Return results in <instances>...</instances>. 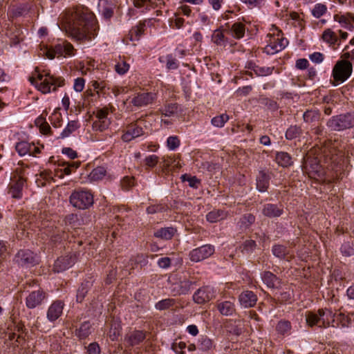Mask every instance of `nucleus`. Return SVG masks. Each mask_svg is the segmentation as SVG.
<instances>
[{"mask_svg":"<svg viewBox=\"0 0 354 354\" xmlns=\"http://www.w3.org/2000/svg\"><path fill=\"white\" fill-rule=\"evenodd\" d=\"M75 19L77 20L73 26L66 30L76 40L91 41L97 32V26L95 16L87 9L79 10L75 12Z\"/></svg>","mask_w":354,"mask_h":354,"instance_id":"nucleus-1","label":"nucleus"},{"mask_svg":"<svg viewBox=\"0 0 354 354\" xmlns=\"http://www.w3.org/2000/svg\"><path fill=\"white\" fill-rule=\"evenodd\" d=\"M30 81L38 91L44 94L56 91L57 87L62 86L64 84L63 80L55 77L45 70L36 71Z\"/></svg>","mask_w":354,"mask_h":354,"instance_id":"nucleus-2","label":"nucleus"},{"mask_svg":"<svg viewBox=\"0 0 354 354\" xmlns=\"http://www.w3.org/2000/svg\"><path fill=\"white\" fill-rule=\"evenodd\" d=\"M306 323L310 326L318 325L322 323L324 327L332 326L335 327L336 313L330 309H322L317 313L308 312L306 315Z\"/></svg>","mask_w":354,"mask_h":354,"instance_id":"nucleus-3","label":"nucleus"},{"mask_svg":"<svg viewBox=\"0 0 354 354\" xmlns=\"http://www.w3.org/2000/svg\"><path fill=\"white\" fill-rule=\"evenodd\" d=\"M353 66L346 60H339L334 66L332 71V76L336 82V84L346 82L351 75Z\"/></svg>","mask_w":354,"mask_h":354,"instance_id":"nucleus-4","label":"nucleus"},{"mask_svg":"<svg viewBox=\"0 0 354 354\" xmlns=\"http://www.w3.org/2000/svg\"><path fill=\"white\" fill-rule=\"evenodd\" d=\"M44 53L49 59H53L55 57H71L75 55L73 46L67 41H62L57 44L55 47L46 48Z\"/></svg>","mask_w":354,"mask_h":354,"instance_id":"nucleus-5","label":"nucleus"},{"mask_svg":"<svg viewBox=\"0 0 354 354\" xmlns=\"http://www.w3.org/2000/svg\"><path fill=\"white\" fill-rule=\"evenodd\" d=\"M268 39L264 51L268 55H274L283 50L288 44L287 39L282 37L279 32L275 35H268Z\"/></svg>","mask_w":354,"mask_h":354,"instance_id":"nucleus-6","label":"nucleus"},{"mask_svg":"<svg viewBox=\"0 0 354 354\" xmlns=\"http://www.w3.org/2000/svg\"><path fill=\"white\" fill-rule=\"evenodd\" d=\"M328 127L334 131H342L354 127V113L339 115L332 118L327 123Z\"/></svg>","mask_w":354,"mask_h":354,"instance_id":"nucleus-7","label":"nucleus"},{"mask_svg":"<svg viewBox=\"0 0 354 354\" xmlns=\"http://www.w3.org/2000/svg\"><path fill=\"white\" fill-rule=\"evenodd\" d=\"M70 202L73 206L79 209H86L93 203L92 194L86 191H80L73 193L70 197Z\"/></svg>","mask_w":354,"mask_h":354,"instance_id":"nucleus-8","label":"nucleus"},{"mask_svg":"<svg viewBox=\"0 0 354 354\" xmlns=\"http://www.w3.org/2000/svg\"><path fill=\"white\" fill-rule=\"evenodd\" d=\"M214 251L213 245L205 244L191 250L189 253V259L192 262H200L211 257Z\"/></svg>","mask_w":354,"mask_h":354,"instance_id":"nucleus-9","label":"nucleus"},{"mask_svg":"<svg viewBox=\"0 0 354 354\" xmlns=\"http://www.w3.org/2000/svg\"><path fill=\"white\" fill-rule=\"evenodd\" d=\"M304 167L310 178H321L324 173L318 160L315 159L309 160L308 157L304 159Z\"/></svg>","mask_w":354,"mask_h":354,"instance_id":"nucleus-10","label":"nucleus"},{"mask_svg":"<svg viewBox=\"0 0 354 354\" xmlns=\"http://www.w3.org/2000/svg\"><path fill=\"white\" fill-rule=\"evenodd\" d=\"M15 261L21 266H33L37 263L36 256L28 250H20L15 257Z\"/></svg>","mask_w":354,"mask_h":354,"instance_id":"nucleus-11","label":"nucleus"},{"mask_svg":"<svg viewBox=\"0 0 354 354\" xmlns=\"http://www.w3.org/2000/svg\"><path fill=\"white\" fill-rule=\"evenodd\" d=\"M77 260L76 254H70L61 257L57 259L54 264V270L57 272H63L72 267Z\"/></svg>","mask_w":354,"mask_h":354,"instance_id":"nucleus-12","label":"nucleus"},{"mask_svg":"<svg viewBox=\"0 0 354 354\" xmlns=\"http://www.w3.org/2000/svg\"><path fill=\"white\" fill-rule=\"evenodd\" d=\"M214 297V292L212 287L205 286L198 289L193 295L194 301L199 304L209 301Z\"/></svg>","mask_w":354,"mask_h":354,"instance_id":"nucleus-13","label":"nucleus"},{"mask_svg":"<svg viewBox=\"0 0 354 354\" xmlns=\"http://www.w3.org/2000/svg\"><path fill=\"white\" fill-rule=\"evenodd\" d=\"M156 98V95L153 93H143L135 96L131 103L136 106L141 107L152 103Z\"/></svg>","mask_w":354,"mask_h":354,"instance_id":"nucleus-14","label":"nucleus"},{"mask_svg":"<svg viewBox=\"0 0 354 354\" xmlns=\"http://www.w3.org/2000/svg\"><path fill=\"white\" fill-rule=\"evenodd\" d=\"M64 306V303L61 301H54L47 310L48 320L51 322L57 320L62 314Z\"/></svg>","mask_w":354,"mask_h":354,"instance_id":"nucleus-15","label":"nucleus"},{"mask_svg":"<svg viewBox=\"0 0 354 354\" xmlns=\"http://www.w3.org/2000/svg\"><path fill=\"white\" fill-rule=\"evenodd\" d=\"M191 285V281L184 279L173 283L170 290L174 295H185L189 292Z\"/></svg>","mask_w":354,"mask_h":354,"instance_id":"nucleus-16","label":"nucleus"},{"mask_svg":"<svg viewBox=\"0 0 354 354\" xmlns=\"http://www.w3.org/2000/svg\"><path fill=\"white\" fill-rule=\"evenodd\" d=\"M334 21L338 22L341 26L344 28L347 29L349 31L354 30V16L351 13H346L344 15H335L333 16Z\"/></svg>","mask_w":354,"mask_h":354,"instance_id":"nucleus-17","label":"nucleus"},{"mask_svg":"<svg viewBox=\"0 0 354 354\" xmlns=\"http://www.w3.org/2000/svg\"><path fill=\"white\" fill-rule=\"evenodd\" d=\"M45 299V293L42 290L33 291L26 297V306L28 308H35L40 305Z\"/></svg>","mask_w":354,"mask_h":354,"instance_id":"nucleus-18","label":"nucleus"},{"mask_svg":"<svg viewBox=\"0 0 354 354\" xmlns=\"http://www.w3.org/2000/svg\"><path fill=\"white\" fill-rule=\"evenodd\" d=\"M257 297L256 295L250 290L243 292L239 296L240 304L243 308H250L256 304Z\"/></svg>","mask_w":354,"mask_h":354,"instance_id":"nucleus-19","label":"nucleus"},{"mask_svg":"<svg viewBox=\"0 0 354 354\" xmlns=\"http://www.w3.org/2000/svg\"><path fill=\"white\" fill-rule=\"evenodd\" d=\"M144 134L142 127L133 124L130 126L127 131L122 135V139L124 142H128Z\"/></svg>","mask_w":354,"mask_h":354,"instance_id":"nucleus-20","label":"nucleus"},{"mask_svg":"<svg viewBox=\"0 0 354 354\" xmlns=\"http://www.w3.org/2000/svg\"><path fill=\"white\" fill-rule=\"evenodd\" d=\"M354 322V313L349 315H345L342 313L336 314V322L335 327H350L353 326Z\"/></svg>","mask_w":354,"mask_h":354,"instance_id":"nucleus-21","label":"nucleus"},{"mask_svg":"<svg viewBox=\"0 0 354 354\" xmlns=\"http://www.w3.org/2000/svg\"><path fill=\"white\" fill-rule=\"evenodd\" d=\"M99 12L105 18H110L113 15V4L111 0H100L98 2Z\"/></svg>","mask_w":354,"mask_h":354,"instance_id":"nucleus-22","label":"nucleus"},{"mask_svg":"<svg viewBox=\"0 0 354 354\" xmlns=\"http://www.w3.org/2000/svg\"><path fill=\"white\" fill-rule=\"evenodd\" d=\"M25 180L22 178H19V179L10 186L9 194L12 198L19 199L22 197V189Z\"/></svg>","mask_w":354,"mask_h":354,"instance_id":"nucleus-23","label":"nucleus"},{"mask_svg":"<svg viewBox=\"0 0 354 354\" xmlns=\"http://www.w3.org/2000/svg\"><path fill=\"white\" fill-rule=\"evenodd\" d=\"M261 279L269 288H277L279 284V279L269 271L264 272L261 274Z\"/></svg>","mask_w":354,"mask_h":354,"instance_id":"nucleus-24","label":"nucleus"},{"mask_svg":"<svg viewBox=\"0 0 354 354\" xmlns=\"http://www.w3.org/2000/svg\"><path fill=\"white\" fill-rule=\"evenodd\" d=\"M217 309L224 316H230L235 312V306L230 301H221L217 304Z\"/></svg>","mask_w":354,"mask_h":354,"instance_id":"nucleus-25","label":"nucleus"},{"mask_svg":"<svg viewBox=\"0 0 354 354\" xmlns=\"http://www.w3.org/2000/svg\"><path fill=\"white\" fill-rule=\"evenodd\" d=\"M322 38L329 46H335L339 40L336 33L331 28L325 29L322 33Z\"/></svg>","mask_w":354,"mask_h":354,"instance_id":"nucleus-26","label":"nucleus"},{"mask_svg":"<svg viewBox=\"0 0 354 354\" xmlns=\"http://www.w3.org/2000/svg\"><path fill=\"white\" fill-rule=\"evenodd\" d=\"M80 127V124L78 120L69 121L66 127L63 129L60 134L62 138L69 137L73 133H74Z\"/></svg>","mask_w":354,"mask_h":354,"instance_id":"nucleus-27","label":"nucleus"},{"mask_svg":"<svg viewBox=\"0 0 354 354\" xmlns=\"http://www.w3.org/2000/svg\"><path fill=\"white\" fill-rule=\"evenodd\" d=\"M106 169L102 167H97L93 169L88 176V179L90 182H97L102 180L106 176Z\"/></svg>","mask_w":354,"mask_h":354,"instance_id":"nucleus-28","label":"nucleus"},{"mask_svg":"<svg viewBox=\"0 0 354 354\" xmlns=\"http://www.w3.org/2000/svg\"><path fill=\"white\" fill-rule=\"evenodd\" d=\"M263 214L269 217L279 216L282 214V209L273 204H266L263 209Z\"/></svg>","mask_w":354,"mask_h":354,"instance_id":"nucleus-29","label":"nucleus"},{"mask_svg":"<svg viewBox=\"0 0 354 354\" xmlns=\"http://www.w3.org/2000/svg\"><path fill=\"white\" fill-rule=\"evenodd\" d=\"M269 180L268 176L266 173L261 171L259 172L257 178V188L261 192H264L268 187Z\"/></svg>","mask_w":354,"mask_h":354,"instance_id":"nucleus-30","label":"nucleus"},{"mask_svg":"<svg viewBox=\"0 0 354 354\" xmlns=\"http://www.w3.org/2000/svg\"><path fill=\"white\" fill-rule=\"evenodd\" d=\"M135 7L149 10L158 6L157 0H133Z\"/></svg>","mask_w":354,"mask_h":354,"instance_id":"nucleus-31","label":"nucleus"},{"mask_svg":"<svg viewBox=\"0 0 354 354\" xmlns=\"http://www.w3.org/2000/svg\"><path fill=\"white\" fill-rule=\"evenodd\" d=\"M276 162L283 167H286L292 165V158L286 152H278L276 154Z\"/></svg>","mask_w":354,"mask_h":354,"instance_id":"nucleus-32","label":"nucleus"},{"mask_svg":"<svg viewBox=\"0 0 354 354\" xmlns=\"http://www.w3.org/2000/svg\"><path fill=\"white\" fill-rule=\"evenodd\" d=\"M245 31V26L241 22L234 24L230 29L232 35L236 39H241L243 37Z\"/></svg>","mask_w":354,"mask_h":354,"instance_id":"nucleus-33","label":"nucleus"},{"mask_svg":"<svg viewBox=\"0 0 354 354\" xmlns=\"http://www.w3.org/2000/svg\"><path fill=\"white\" fill-rule=\"evenodd\" d=\"M15 149L20 156L29 154L31 151V144L26 141H21L16 144Z\"/></svg>","mask_w":354,"mask_h":354,"instance_id":"nucleus-34","label":"nucleus"},{"mask_svg":"<svg viewBox=\"0 0 354 354\" xmlns=\"http://www.w3.org/2000/svg\"><path fill=\"white\" fill-rule=\"evenodd\" d=\"M176 230L173 227H164L160 230H158L154 235L156 237H160L161 239L168 240L170 239L175 234Z\"/></svg>","mask_w":354,"mask_h":354,"instance_id":"nucleus-35","label":"nucleus"},{"mask_svg":"<svg viewBox=\"0 0 354 354\" xmlns=\"http://www.w3.org/2000/svg\"><path fill=\"white\" fill-rule=\"evenodd\" d=\"M225 216L226 214L223 211L216 209L209 212L206 215V219L210 223H216L223 219Z\"/></svg>","mask_w":354,"mask_h":354,"instance_id":"nucleus-36","label":"nucleus"},{"mask_svg":"<svg viewBox=\"0 0 354 354\" xmlns=\"http://www.w3.org/2000/svg\"><path fill=\"white\" fill-rule=\"evenodd\" d=\"M327 10V6L324 3H317L312 8L311 14L315 18L319 19L324 15Z\"/></svg>","mask_w":354,"mask_h":354,"instance_id":"nucleus-37","label":"nucleus"},{"mask_svg":"<svg viewBox=\"0 0 354 354\" xmlns=\"http://www.w3.org/2000/svg\"><path fill=\"white\" fill-rule=\"evenodd\" d=\"M144 339L145 334L142 331H135L127 337V340L131 346L138 344Z\"/></svg>","mask_w":354,"mask_h":354,"instance_id":"nucleus-38","label":"nucleus"},{"mask_svg":"<svg viewBox=\"0 0 354 354\" xmlns=\"http://www.w3.org/2000/svg\"><path fill=\"white\" fill-rule=\"evenodd\" d=\"M159 61L161 63L166 62V68L168 70H175L178 66L177 60L171 55H167L166 57H160Z\"/></svg>","mask_w":354,"mask_h":354,"instance_id":"nucleus-39","label":"nucleus"},{"mask_svg":"<svg viewBox=\"0 0 354 354\" xmlns=\"http://www.w3.org/2000/svg\"><path fill=\"white\" fill-rule=\"evenodd\" d=\"M145 30V25L140 24L133 27L129 32V39L131 41H138L142 35Z\"/></svg>","mask_w":354,"mask_h":354,"instance_id":"nucleus-40","label":"nucleus"},{"mask_svg":"<svg viewBox=\"0 0 354 354\" xmlns=\"http://www.w3.org/2000/svg\"><path fill=\"white\" fill-rule=\"evenodd\" d=\"M91 332V324L88 322H84L76 330V335L80 338L84 339L88 336Z\"/></svg>","mask_w":354,"mask_h":354,"instance_id":"nucleus-41","label":"nucleus"},{"mask_svg":"<svg viewBox=\"0 0 354 354\" xmlns=\"http://www.w3.org/2000/svg\"><path fill=\"white\" fill-rule=\"evenodd\" d=\"M91 284V282L86 281L85 283H82L80 287L77 290V301L78 302H82L84 298L85 297L88 290L90 288Z\"/></svg>","mask_w":354,"mask_h":354,"instance_id":"nucleus-42","label":"nucleus"},{"mask_svg":"<svg viewBox=\"0 0 354 354\" xmlns=\"http://www.w3.org/2000/svg\"><path fill=\"white\" fill-rule=\"evenodd\" d=\"M228 120L229 116L227 114L223 113L220 115L214 117L212 119L211 122L213 126L218 128H221L225 125V124L228 121Z\"/></svg>","mask_w":354,"mask_h":354,"instance_id":"nucleus-43","label":"nucleus"},{"mask_svg":"<svg viewBox=\"0 0 354 354\" xmlns=\"http://www.w3.org/2000/svg\"><path fill=\"white\" fill-rule=\"evenodd\" d=\"M130 66L124 60H119L115 65V72L120 75H123L127 73L129 70Z\"/></svg>","mask_w":354,"mask_h":354,"instance_id":"nucleus-44","label":"nucleus"},{"mask_svg":"<svg viewBox=\"0 0 354 354\" xmlns=\"http://www.w3.org/2000/svg\"><path fill=\"white\" fill-rule=\"evenodd\" d=\"M274 69V67L259 66H255L253 68L254 72L258 76H267L271 75Z\"/></svg>","mask_w":354,"mask_h":354,"instance_id":"nucleus-45","label":"nucleus"},{"mask_svg":"<svg viewBox=\"0 0 354 354\" xmlns=\"http://www.w3.org/2000/svg\"><path fill=\"white\" fill-rule=\"evenodd\" d=\"M110 124L109 119L97 120L96 119L93 123V129L95 131H102L106 129Z\"/></svg>","mask_w":354,"mask_h":354,"instance_id":"nucleus-46","label":"nucleus"},{"mask_svg":"<svg viewBox=\"0 0 354 354\" xmlns=\"http://www.w3.org/2000/svg\"><path fill=\"white\" fill-rule=\"evenodd\" d=\"M341 252L345 257L354 255V245L352 242H345L341 247Z\"/></svg>","mask_w":354,"mask_h":354,"instance_id":"nucleus-47","label":"nucleus"},{"mask_svg":"<svg viewBox=\"0 0 354 354\" xmlns=\"http://www.w3.org/2000/svg\"><path fill=\"white\" fill-rule=\"evenodd\" d=\"M174 303L175 301L173 299H165L156 303L155 307L157 310H162L172 306Z\"/></svg>","mask_w":354,"mask_h":354,"instance_id":"nucleus-48","label":"nucleus"},{"mask_svg":"<svg viewBox=\"0 0 354 354\" xmlns=\"http://www.w3.org/2000/svg\"><path fill=\"white\" fill-rule=\"evenodd\" d=\"M180 140L177 136H169L167 139V146L170 151H174L180 146Z\"/></svg>","mask_w":354,"mask_h":354,"instance_id":"nucleus-49","label":"nucleus"},{"mask_svg":"<svg viewBox=\"0 0 354 354\" xmlns=\"http://www.w3.org/2000/svg\"><path fill=\"white\" fill-rule=\"evenodd\" d=\"M300 133V129L297 126L290 127L286 132V138L288 140H292L299 136Z\"/></svg>","mask_w":354,"mask_h":354,"instance_id":"nucleus-50","label":"nucleus"},{"mask_svg":"<svg viewBox=\"0 0 354 354\" xmlns=\"http://www.w3.org/2000/svg\"><path fill=\"white\" fill-rule=\"evenodd\" d=\"M242 3L247 5L250 9L254 8H261L266 3V0H240Z\"/></svg>","mask_w":354,"mask_h":354,"instance_id":"nucleus-51","label":"nucleus"},{"mask_svg":"<svg viewBox=\"0 0 354 354\" xmlns=\"http://www.w3.org/2000/svg\"><path fill=\"white\" fill-rule=\"evenodd\" d=\"M225 37L223 33L220 30H216L214 31L212 35V41L216 45H224L225 44Z\"/></svg>","mask_w":354,"mask_h":354,"instance_id":"nucleus-52","label":"nucleus"},{"mask_svg":"<svg viewBox=\"0 0 354 354\" xmlns=\"http://www.w3.org/2000/svg\"><path fill=\"white\" fill-rule=\"evenodd\" d=\"M254 216L251 214L244 215L240 221V227L241 228H247L250 225L254 222Z\"/></svg>","mask_w":354,"mask_h":354,"instance_id":"nucleus-53","label":"nucleus"},{"mask_svg":"<svg viewBox=\"0 0 354 354\" xmlns=\"http://www.w3.org/2000/svg\"><path fill=\"white\" fill-rule=\"evenodd\" d=\"M177 111L178 107L176 104H171L165 106V108L162 110V113L165 116L171 117L174 115L175 113H176Z\"/></svg>","mask_w":354,"mask_h":354,"instance_id":"nucleus-54","label":"nucleus"},{"mask_svg":"<svg viewBox=\"0 0 354 354\" xmlns=\"http://www.w3.org/2000/svg\"><path fill=\"white\" fill-rule=\"evenodd\" d=\"M120 334V326L119 324L115 323L111 326L109 331V337L112 341H115L118 339Z\"/></svg>","mask_w":354,"mask_h":354,"instance_id":"nucleus-55","label":"nucleus"},{"mask_svg":"<svg viewBox=\"0 0 354 354\" xmlns=\"http://www.w3.org/2000/svg\"><path fill=\"white\" fill-rule=\"evenodd\" d=\"M290 330V323L288 321H280L277 326V330L281 334H286Z\"/></svg>","mask_w":354,"mask_h":354,"instance_id":"nucleus-56","label":"nucleus"},{"mask_svg":"<svg viewBox=\"0 0 354 354\" xmlns=\"http://www.w3.org/2000/svg\"><path fill=\"white\" fill-rule=\"evenodd\" d=\"M272 252L277 257L283 258L286 254V248L283 245H274L272 248Z\"/></svg>","mask_w":354,"mask_h":354,"instance_id":"nucleus-57","label":"nucleus"},{"mask_svg":"<svg viewBox=\"0 0 354 354\" xmlns=\"http://www.w3.org/2000/svg\"><path fill=\"white\" fill-rule=\"evenodd\" d=\"M256 248V243L252 240H247L243 244L242 251L245 253L252 252Z\"/></svg>","mask_w":354,"mask_h":354,"instance_id":"nucleus-58","label":"nucleus"},{"mask_svg":"<svg viewBox=\"0 0 354 354\" xmlns=\"http://www.w3.org/2000/svg\"><path fill=\"white\" fill-rule=\"evenodd\" d=\"M310 61L315 64H320L324 60V55L319 52H315L309 55Z\"/></svg>","mask_w":354,"mask_h":354,"instance_id":"nucleus-59","label":"nucleus"},{"mask_svg":"<svg viewBox=\"0 0 354 354\" xmlns=\"http://www.w3.org/2000/svg\"><path fill=\"white\" fill-rule=\"evenodd\" d=\"M183 181H187L189 183V185L192 187H197L199 184V180L195 176H182Z\"/></svg>","mask_w":354,"mask_h":354,"instance_id":"nucleus-60","label":"nucleus"},{"mask_svg":"<svg viewBox=\"0 0 354 354\" xmlns=\"http://www.w3.org/2000/svg\"><path fill=\"white\" fill-rule=\"evenodd\" d=\"M145 164L150 167H154L158 162V157L156 155H150L145 158Z\"/></svg>","mask_w":354,"mask_h":354,"instance_id":"nucleus-61","label":"nucleus"},{"mask_svg":"<svg viewBox=\"0 0 354 354\" xmlns=\"http://www.w3.org/2000/svg\"><path fill=\"white\" fill-rule=\"evenodd\" d=\"M85 81L83 78H77L75 80L73 88L77 92H81L84 88Z\"/></svg>","mask_w":354,"mask_h":354,"instance_id":"nucleus-62","label":"nucleus"},{"mask_svg":"<svg viewBox=\"0 0 354 354\" xmlns=\"http://www.w3.org/2000/svg\"><path fill=\"white\" fill-rule=\"evenodd\" d=\"M200 345L201 349L209 350L212 347V343L210 339L207 337H202L200 339Z\"/></svg>","mask_w":354,"mask_h":354,"instance_id":"nucleus-63","label":"nucleus"},{"mask_svg":"<svg viewBox=\"0 0 354 354\" xmlns=\"http://www.w3.org/2000/svg\"><path fill=\"white\" fill-rule=\"evenodd\" d=\"M88 354H100V348L97 344L91 343L88 346Z\"/></svg>","mask_w":354,"mask_h":354,"instance_id":"nucleus-64","label":"nucleus"}]
</instances>
